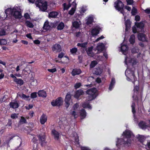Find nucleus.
<instances>
[{"label":"nucleus","instance_id":"1","mask_svg":"<svg viewBox=\"0 0 150 150\" xmlns=\"http://www.w3.org/2000/svg\"><path fill=\"white\" fill-rule=\"evenodd\" d=\"M128 56V55H127ZM125 63L129 67L130 65L134 67L138 63L137 60L134 58L131 57L129 55L125 57ZM127 69L125 71V74L127 77V79L128 81H132L134 84V82L137 81V78L134 74V68H133L132 70L127 67Z\"/></svg>","mask_w":150,"mask_h":150},{"label":"nucleus","instance_id":"2","mask_svg":"<svg viewBox=\"0 0 150 150\" xmlns=\"http://www.w3.org/2000/svg\"><path fill=\"white\" fill-rule=\"evenodd\" d=\"M122 135L123 139H118L116 144L117 146L118 147L120 145L126 146H130L134 137V135L132 132L130 130H127L124 132Z\"/></svg>","mask_w":150,"mask_h":150},{"label":"nucleus","instance_id":"3","mask_svg":"<svg viewBox=\"0 0 150 150\" xmlns=\"http://www.w3.org/2000/svg\"><path fill=\"white\" fill-rule=\"evenodd\" d=\"M21 7L18 5L15 6L13 7L9 8L5 11L7 15H11L17 19L21 18L22 17Z\"/></svg>","mask_w":150,"mask_h":150},{"label":"nucleus","instance_id":"4","mask_svg":"<svg viewBox=\"0 0 150 150\" xmlns=\"http://www.w3.org/2000/svg\"><path fill=\"white\" fill-rule=\"evenodd\" d=\"M89 96L87 99L88 101H91L95 98L97 96V90L96 88L89 89L86 91Z\"/></svg>","mask_w":150,"mask_h":150},{"label":"nucleus","instance_id":"5","mask_svg":"<svg viewBox=\"0 0 150 150\" xmlns=\"http://www.w3.org/2000/svg\"><path fill=\"white\" fill-rule=\"evenodd\" d=\"M35 4L42 11H45L47 8V2L46 1L42 0H37L35 2Z\"/></svg>","mask_w":150,"mask_h":150},{"label":"nucleus","instance_id":"6","mask_svg":"<svg viewBox=\"0 0 150 150\" xmlns=\"http://www.w3.org/2000/svg\"><path fill=\"white\" fill-rule=\"evenodd\" d=\"M114 6L117 10L119 11H120L121 13L123 14V15L124 17V20H125L126 16H125V13L124 12V10L123 9L124 8V4L123 3L120 1H117L115 3Z\"/></svg>","mask_w":150,"mask_h":150},{"label":"nucleus","instance_id":"7","mask_svg":"<svg viewBox=\"0 0 150 150\" xmlns=\"http://www.w3.org/2000/svg\"><path fill=\"white\" fill-rule=\"evenodd\" d=\"M144 26V24L142 22L139 23H135V25L132 28V31L134 33L142 31Z\"/></svg>","mask_w":150,"mask_h":150},{"label":"nucleus","instance_id":"8","mask_svg":"<svg viewBox=\"0 0 150 150\" xmlns=\"http://www.w3.org/2000/svg\"><path fill=\"white\" fill-rule=\"evenodd\" d=\"M63 99L61 97H59L55 100H53L51 103V105L53 106H59L63 103Z\"/></svg>","mask_w":150,"mask_h":150},{"label":"nucleus","instance_id":"9","mask_svg":"<svg viewBox=\"0 0 150 150\" xmlns=\"http://www.w3.org/2000/svg\"><path fill=\"white\" fill-rule=\"evenodd\" d=\"M71 96V94L69 93H67L66 96L65 102L66 104L65 106L67 108H68L72 103Z\"/></svg>","mask_w":150,"mask_h":150},{"label":"nucleus","instance_id":"10","mask_svg":"<svg viewBox=\"0 0 150 150\" xmlns=\"http://www.w3.org/2000/svg\"><path fill=\"white\" fill-rule=\"evenodd\" d=\"M120 51L122 53L125 55H127L128 53V47L127 46L122 43L121 44Z\"/></svg>","mask_w":150,"mask_h":150},{"label":"nucleus","instance_id":"11","mask_svg":"<svg viewBox=\"0 0 150 150\" xmlns=\"http://www.w3.org/2000/svg\"><path fill=\"white\" fill-rule=\"evenodd\" d=\"M105 45L101 43H98L97 46L96 50L98 51L97 53H99L103 50L105 48Z\"/></svg>","mask_w":150,"mask_h":150},{"label":"nucleus","instance_id":"12","mask_svg":"<svg viewBox=\"0 0 150 150\" xmlns=\"http://www.w3.org/2000/svg\"><path fill=\"white\" fill-rule=\"evenodd\" d=\"M93 47L91 46L90 47H88L86 49V52L89 56L93 57L94 56V53L93 52Z\"/></svg>","mask_w":150,"mask_h":150},{"label":"nucleus","instance_id":"13","mask_svg":"<svg viewBox=\"0 0 150 150\" xmlns=\"http://www.w3.org/2000/svg\"><path fill=\"white\" fill-rule=\"evenodd\" d=\"M39 138L41 141V144L43 146H44L46 144L45 140V136L44 134H40L38 136Z\"/></svg>","mask_w":150,"mask_h":150},{"label":"nucleus","instance_id":"14","mask_svg":"<svg viewBox=\"0 0 150 150\" xmlns=\"http://www.w3.org/2000/svg\"><path fill=\"white\" fill-rule=\"evenodd\" d=\"M52 50L55 52H59L61 50V47L59 44H56L52 47Z\"/></svg>","mask_w":150,"mask_h":150},{"label":"nucleus","instance_id":"15","mask_svg":"<svg viewBox=\"0 0 150 150\" xmlns=\"http://www.w3.org/2000/svg\"><path fill=\"white\" fill-rule=\"evenodd\" d=\"M100 28L96 27L93 29L91 31L92 35L94 36L96 35L99 33Z\"/></svg>","mask_w":150,"mask_h":150},{"label":"nucleus","instance_id":"16","mask_svg":"<svg viewBox=\"0 0 150 150\" xmlns=\"http://www.w3.org/2000/svg\"><path fill=\"white\" fill-rule=\"evenodd\" d=\"M10 105L11 108H17L19 107V104L16 101H13L10 103Z\"/></svg>","mask_w":150,"mask_h":150},{"label":"nucleus","instance_id":"17","mask_svg":"<svg viewBox=\"0 0 150 150\" xmlns=\"http://www.w3.org/2000/svg\"><path fill=\"white\" fill-rule=\"evenodd\" d=\"M47 120V116L43 114L40 117V122L42 124H44Z\"/></svg>","mask_w":150,"mask_h":150},{"label":"nucleus","instance_id":"18","mask_svg":"<svg viewBox=\"0 0 150 150\" xmlns=\"http://www.w3.org/2000/svg\"><path fill=\"white\" fill-rule=\"evenodd\" d=\"M59 14V12L55 11L50 12L49 14V17L53 18H56Z\"/></svg>","mask_w":150,"mask_h":150},{"label":"nucleus","instance_id":"19","mask_svg":"<svg viewBox=\"0 0 150 150\" xmlns=\"http://www.w3.org/2000/svg\"><path fill=\"white\" fill-rule=\"evenodd\" d=\"M52 134L53 135L54 138L56 140H58L59 137V134L58 132L55 130H53L52 131Z\"/></svg>","mask_w":150,"mask_h":150},{"label":"nucleus","instance_id":"20","mask_svg":"<svg viewBox=\"0 0 150 150\" xmlns=\"http://www.w3.org/2000/svg\"><path fill=\"white\" fill-rule=\"evenodd\" d=\"M115 83V79L114 78H112L109 87V90L111 91L113 88Z\"/></svg>","mask_w":150,"mask_h":150},{"label":"nucleus","instance_id":"21","mask_svg":"<svg viewBox=\"0 0 150 150\" xmlns=\"http://www.w3.org/2000/svg\"><path fill=\"white\" fill-rule=\"evenodd\" d=\"M138 38L139 40L142 41H144L146 40L145 35L143 33L139 34L138 35Z\"/></svg>","mask_w":150,"mask_h":150},{"label":"nucleus","instance_id":"22","mask_svg":"<svg viewBox=\"0 0 150 150\" xmlns=\"http://www.w3.org/2000/svg\"><path fill=\"white\" fill-rule=\"evenodd\" d=\"M43 28L46 30H50L51 29V27L49 24V22L48 21H46L44 23Z\"/></svg>","mask_w":150,"mask_h":150},{"label":"nucleus","instance_id":"23","mask_svg":"<svg viewBox=\"0 0 150 150\" xmlns=\"http://www.w3.org/2000/svg\"><path fill=\"white\" fill-rule=\"evenodd\" d=\"M81 73V71L79 69H74L71 72V74L72 76H74L76 75H78Z\"/></svg>","mask_w":150,"mask_h":150},{"label":"nucleus","instance_id":"24","mask_svg":"<svg viewBox=\"0 0 150 150\" xmlns=\"http://www.w3.org/2000/svg\"><path fill=\"white\" fill-rule=\"evenodd\" d=\"M72 25L74 27L76 28H79L81 25V22L80 21H75L72 23Z\"/></svg>","mask_w":150,"mask_h":150},{"label":"nucleus","instance_id":"25","mask_svg":"<svg viewBox=\"0 0 150 150\" xmlns=\"http://www.w3.org/2000/svg\"><path fill=\"white\" fill-rule=\"evenodd\" d=\"M86 24L87 25L91 24L93 21V18L92 16H89L86 18Z\"/></svg>","mask_w":150,"mask_h":150},{"label":"nucleus","instance_id":"26","mask_svg":"<svg viewBox=\"0 0 150 150\" xmlns=\"http://www.w3.org/2000/svg\"><path fill=\"white\" fill-rule=\"evenodd\" d=\"M83 92L82 90H78L76 92L74 97L76 98H78L80 96L83 95Z\"/></svg>","mask_w":150,"mask_h":150},{"label":"nucleus","instance_id":"27","mask_svg":"<svg viewBox=\"0 0 150 150\" xmlns=\"http://www.w3.org/2000/svg\"><path fill=\"white\" fill-rule=\"evenodd\" d=\"M80 116L81 119L85 118L86 115V113L84 109H81L80 112Z\"/></svg>","mask_w":150,"mask_h":150},{"label":"nucleus","instance_id":"28","mask_svg":"<svg viewBox=\"0 0 150 150\" xmlns=\"http://www.w3.org/2000/svg\"><path fill=\"white\" fill-rule=\"evenodd\" d=\"M38 93L39 96L42 97H46V93L43 91H40L38 92Z\"/></svg>","mask_w":150,"mask_h":150},{"label":"nucleus","instance_id":"29","mask_svg":"<svg viewBox=\"0 0 150 150\" xmlns=\"http://www.w3.org/2000/svg\"><path fill=\"white\" fill-rule=\"evenodd\" d=\"M139 126L143 129H144L146 128L147 126L145 122L141 121L139 124Z\"/></svg>","mask_w":150,"mask_h":150},{"label":"nucleus","instance_id":"30","mask_svg":"<svg viewBox=\"0 0 150 150\" xmlns=\"http://www.w3.org/2000/svg\"><path fill=\"white\" fill-rule=\"evenodd\" d=\"M102 71L103 69L98 67L96 69L95 73L97 75H99L102 73Z\"/></svg>","mask_w":150,"mask_h":150},{"label":"nucleus","instance_id":"31","mask_svg":"<svg viewBox=\"0 0 150 150\" xmlns=\"http://www.w3.org/2000/svg\"><path fill=\"white\" fill-rule=\"evenodd\" d=\"M82 106L83 108H87L88 109H91L92 108L88 103L84 102L82 104Z\"/></svg>","mask_w":150,"mask_h":150},{"label":"nucleus","instance_id":"32","mask_svg":"<svg viewBox=\"0 0 150 150\" xmlns=\"http://www.w3.org/2000/svg\"><path fill=\"white\" fill-rule=\"evenodd\" d=\"M129 41L131 44H133L134 43L135 37L134 35H132L130 36Z\"/></svg>","mask_w":150,"mask_h":150},{"label":"nucleus","instance_id":"33","mask_svg":"<svg viewBox=\"0 0 150 150\" xmlns=\"http://www.w3.org/2000/svg\"><path fill=\"white\" fill-rule=\"evenodd\" d=\"M139 88L138 86H136L134 87V95L132 96V98H134L135 97V96H136L138 94V91L139 90Z\"/></svg>","mask_w":150,"mask_h":150},{"label":"nucleus","instance_id":"34","mask_svg":"<svg viewBox=\"0 0 150 150\" xmlns=\"http://www.w3.org/2000/svg\"><path fill=\"white\" fill-rule=\"evenodd\" d=\"M25 24L28 27L30 28H33L34 27V25L33 24L30 22L28 21H25Z\"/></svg>","mask_w":150,"mask_h":150},{"label":"nucleus","instance_id":"35","mask_svg":"<svg viewBox=\"0 0 150 150\" xmlns=\"http://www.w3.org/2000/svg\"><path fill=\"white\" fill-rule=\"evenodd\" d=\"M63 6L64 7V10H68L71 6V5L69 2L68 4L64 3L63 4Z\"/></svg>","mask_w":150,"mask_h":150},{"label":"nucleus","instance_id":"36","mask_svg":"<svg viewBox=\"0 0 150 150\" xmlns=\"http://www.w3.org/2000/svg\"><path fill=\"white\" fill-rule=\"evenodd\" d=\"M88 43V42H87L82 43H78L77 44V46L83 48H86L87 47Z\"/></svg>","mask_w":150,"mask_h":150},{"label":"nucleus","instance_id":"37","mask_svg":"<svg viewBox=\"0 0 150 150\" xmlns=\"http://www.w3.org/2000/svg\"><path fill=\"white\" fill-rule=\"evenodd\" d=\"M13 81L17 83L20 84L21 85H22L23 84V81L21 79H18L16 78V79H13Z\"/></svg>","mask_w":150,"mask_h":150},{"label":"nucleus","instance_id":"38","mask_svg":"<svg viewBox=\"0 0 150 150\" xmlns=\"http://www.w3.org/2000/svg\"><path fill=\"white\" fill-rule=\"evenodd\" d=\"M137 136L139 141L141 142H142L145 139V137L144 136L138 134Z\"/></svg>","mask_w":150,"mask_h":150},{"label":"nucleus","instance_id":"39","mask_svg":"<svg viewBox=\"0 0 150 150\" xmlns=\"http://www.w3.org/2000/svg\"><path fill=\"white\" fill-rule=\"evenodd\" d=\"M130 22L129 20H127L125 22V25H126V28L125 29L126 31L129 28L130 26Z\"/></svg>","mask_w":150,"mask_h":150},{"label":"nucleus","instance_id":"40","mask_svg":"<svg viewBox=\"0 0 150 150\" xmlns=\"http://www.w3.org/2000/svg\"><path fill=\"white\" fill-rule=\"evenodd\" d=\"M64 27V23L62 22H61L58 25L57 28L59 30H61L63 29Z\"/></svg>","mask_w":150,"mask_h":150},{"label":"nucleus","instance_id":"41","mask_svg":"<svg viewBox=\"0 0 150 150\" xmlns=\"http://www.w3.org/2000/svg\"><path fill=\"white\" fill-rule=\"evenodd\" d=\"M98 64V62L96 61H93L91 62L90 65V67L91 68L94 67Z\"/></svg>","mask_w":150,"mask_h":150},{"label":"nucleus","instance_id":"42","mask_svg":"<svg viewBox=\"0 0 150 150\" xmlns=\"http://www.w3.org/2000/svg\"><path fill=\"white\" fill-rule=\"evenodd\" d=\"M38 83V80L36 79H33L31 82V84L33 86H36Z\"/></svg>","mask_w":150,"mask_h":150},{"label":"nucleus","instance_id":"43","mask_svg":"<svg viewBox=\"0 0 150 150\" xmlns=\"http://www.w3.org/2000/svg\"><path fill=\"white\" fill-rule=\"evenodd\" d=\"M21 97L25 100H28L30 98L29 96H26L23 93H22L20 96Z\"/></svg>","mask_w":150,"mask_h":150},{"label":"nucleus","instance_id":"44","mask_svg":"<svg viewBox=\"0 0 150 150\" xmlns=\"http://www.w3.org/2000/svg\"><path fill=\"white\" fill-rule=\"evenodd\" d=\"M77 51V49L76 48H73L70 50V51L72 54H74Z\"/></svg>","mask_w":150,"mask_h":150},{"label":"nucleus","instance_id":"45","mask_svg":"<svg viewBox=\"0 0 150 150\" xmlns=\"http://www.w3.org/2000/svg\"><path fill=\"white\" fill-rule=\"evenodd\" d=\"M71 114L73 115L74 118H76L78 116V114L75 111H73L71 112Z\"/></svg>","mask_w":150,"mask_h":150},{"label":"nucleus","instance_id":"46","mask_svg":"<svg viewBox=\"0 0 150 150\" xmlns=\"http://www.w3.org/2000/svg\"><path fill=\"white\" fill-rule=\"evenodd\" d=\"M135 103H133L131 107L132 108V112L134 115V114L135 112Z\"/></svg>","mask_w":150,"mask_h":150},{"label":"nucleus","instance_id":"47","mask_svg":"<svg viewBox=\"0 0 150 150\" xmlns=\"http://www.w3.org/2000/svg\"><path fill=\"white\" fill-rule=\"evenodd\" d=\"M75 8L74 7L72 8L69 11V13L71 15H73L75 11Z\"/></svg>","mask_w":150,"mask_h":150},{"label":"nucleus","instance_id":"48","mask_svg":"<svg viewBox=\"0 0 150 150\" xmlns=\"http://www.w3.org/2000/svg\"><path fill=\"white\" fill-rule=\"evenodd\" d=\"M23 71V73L27 74H29L30 73V70L29 69H28L27 68H25L24 69Z\"/></svg>","mask_w":150,"mask_h":150},{"label":"nucleus","instance_id":"49","mask_svg":"<svg viewBox=\"0 0 150 150\" xmlns=\"http://www.w3.org/2000/svg\"><path fill=\"white\" fill-rule=\"evenodd\" d=\"M26 119L24 117H21V119L20 120V122L21 123H25L26 122Z\"/></svg>","mask_w":150,"mask_h":150},{"label":"nucleus","instance_id":"50","mask_svg":"<svg viewBox=\"0 0 150 150\" xmlns=\"http://www.w3.org/2000/svg\"><path fill=\"white\" fill-rule=\"evenodd\" d=\"M37 96V93L34 92L32 93L31 94V97L32 98H34Z\"/></svg>","mask_w":150,"mask_h":150},{"label":"nucleus","instance_id":"51","mask_svg":"<svg viewBox=\"0 0 150 150\" xmlns=\"http://www.w3.org/2000/svg\"><path fill=\"white\" fill-rule=\"evenodd\" d=\"M18 115L16 113L12 114L11 115V117L13 119H16L18 117Z\"/></svg>","mask_w":150,"mask_h":150},{"label":"nucleus","instance_id":"52","mask_svg":"<svg viewBox=\"0 0 150 150\" xmlns=\"http://www.w3.org/2000/svg\"><path fill=\"white\" fill-rule=\"evenodd\" d=\"M6 35L5 30L4 29H1L0 31V36L4 35Z\"/></svg>","mask_w":150,"mask_h":150},{"label":"nucleus","instance_id":"53","mask_svg":"<svg viewBox=\"0 0 150 150\" xmlns=\"http://www.w3.org/2000/svg\"><path fill=\"white\" fill-rule=\"evenodd\" d=\"M137 10L136 8L134 7H133L132 11V15H135L137 12Z\"/></svg>","mask_w":150,"mask_h":150},{"label":"nucleus","instance_id":"54","mask_svg":"<svg viewBox=\"0 0 150 150\" xmlns=\"http://www.w3.org/2000/svg\"><path fill=\"white\" fill-rule=\"evenodd\" d=\"M6 43V41L4 39H1L0 40V45H5Z\"/></svg>","mask_w":150,"mask_h":150},{"label":"nucleus","instance_id":"55","mask_svg":"<svg viewBox=\"0 0 150 150\" xmlns=\"http://www.w3.org/2000/svg\"><path fill=\"white\" fill-rule=\"evenodd\" d=\"M146 147L147 150H150V141L147 142Z\"/></svg>","mask_w":150,"mask_h":150},{"label":"nucleus","instance_id":"56","mask_svg":"<svg viewBox=\"0 0 150 150\" xmlns=\"http://www.w3.org/2000/svg\"><path fill=\"white\" fill-rule=\"evenodd\" d=\"M48 71L51 73H54L56 71V68H53L52 69H48Z\"/></svg>","mask_w":150,"mask_h":150},{"label":"nucleus","instance_id":"57","mask_svg":"<svg viewBox=\"0 0 150 150\" xmlns=\"http://www.w3.org/2000/svg\"><path fill=\"white\" fill-rule=\"evenodd\" d=\"M81 86V83H76L74 86L75 88L77 89L79 88Z\"/></svg>","mask_w":150,"mask_h":150},{"label":"nucleus","instance_id":"58","mask_svg":"<svg viewBox=\"0 0 150 150\" xmlns=\"http://www.w3.org/2000/svg\"><path fill=\"white\" fill-rule=\"evenodd\" d=\"M24 16L26 19H28L30 18V16L28 13H25Z\"/></svg>","mask_w":150,"mask_h":150},{"label":"nucleus","instance_id":"59","mask_svg":"<svg viewBox=\"0 0 150 150\" xmlns=\"http://www.w3.org/2000/svg\"><path fill=\"white\" fill-rule=\"evenodd\" d=\"M104 38V37L102 35L101 36H100V37H99L97 39H96L94 41V42H97L99 40L102 39H103Z\"/></svg>","mask_w":150,"mask_h":150},{"label":"nucleus","instance_id":"60","mask_svg":"<svg viewBox=\"0 0 150 150\" xmlns=\"http://www.w3.org/2000/svg\"><path fill=\"white\" fill-rule=\"evenodd\" d=\"M127 4L129 5H131L133 3V0H126Z\"/></svg>","mask_w":150,"mask_h":150},{"label":"nucleus","instance_id":"61","mask_svg":"<svg viewBox=\"0 0 150 150\" xmlns=\"http://www.w3.org/2000/svg\"><path fill=\"white\" fill-rule=\"evenodd\" d=\"M81 150H91L89 148L84 146L81 147Z\"/></svg>","mask_w":150,"mask_h":150},{"label":"nucleus","instance_id":"62","mask_svg":"<svg viewBox=\"0 0 150 150\" xmlns=\"http://www.w3.org/2000/svg\"><path fill=\"white\" fill-rule=\"evenodd\" d=\"M37 144H34L33 146V150H38L37 148Z\"/></svg>","mask_w":150,"mask_h":150},{"label":"nucleus","instance_id":"63","mask_svg":"<svg viewBox=\"0 0 150 150\" xmlns=\"http://www.w3.org/2000/svg\"><path fill=\"white\" fill-rule=\"evenodd\" d=\"M33 42L35 44H36V45L39 44L40 43V41L38 40H34Z\"/></svg>","mask_w":150,"mask_h":150},{"label":"nucleus","instance_id":"64","mask_svg":"<svg viewBox=\"0 0 150 150\" xmlns=\"http://www.w3.org/2000/svg\"><path fill=\"white\" fill-rule=\"evenodd\" d=\"M145 12L147 14L150 13V8H148L146 10H144Z\"/></svg>","mask_w":150,"mask_h":150}]
</instances>
